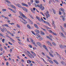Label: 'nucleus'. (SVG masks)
Here are the masks:
<instances>
[{
  "label": "nucleus",
  "mask_w": 66,
  "mask_h": 66,
  "mask_svg": "<svg viewBox=\"0 0 66 66\" xmlns=\"http://www.w3.org/2000/svg\"><path fill=\"white\" fill-rule=\"evenodd\" d=\"M5 1H6V2H7V3H8L11 4V2H10L9 1L7 0H5Z\"/></svg>",
  "instance_id": "5701e85b"
},
{
  "label": "nucleus",
  "mask_w": 66,
  "mask_h": 66,
  "mask_svg": "<svg viewBox=\"0 0 66 66\" xmlns=\"http://www.w3.org/2000/svg\"><path fill=\"white\" fill-rule=\"evenodd\" d=\"M0 36H2L3 37H4V36L1 33H0Z\"/></svg>",
  "instance_id": "c85d7f7f"
},
{
  "label": "nucleus",
  "mask_w": 66,
  "mask_h": 66,
  "mask_svg": "<svg viewBox=\"0 0 66 66\" xmlns=\"http://www.w3.org/2000/svg\"><path fill=\"white\" fill-rule=\"evenodd\" d=\"M52 33L54 35H55V36H56V35H57V34L54 32H52Z\"/></svg>",
  "instance_id": "cd10ccee"
},
{
  "label": "nucleus",
  "mask_w": 66,
  "mask_h": 66,
  "mask_svg": "<svg viewBox=\"0 0 66 66\" xmlns=\"http://www.w3.org/2000/svg\"><path fill=\"white\" fill-rule=\"evenodd\" d=\"M31 11H32V13H34V14H35V12H34V10H31Z\"/></svg>",
  "instance_id": "0e129e2a"
},
{
  "label": "nucleus",
  "mask_w": 66,
  "mask_h": 66,
  "mask_svg": "<svg viewBox=\"0 0 66 66\" xmlns=\"http://www.w3.org/2000/svg\"><path fill=\"white\" fill-rule=\"evenodd\" d=\"M53 61L55 63H56V64H57V65H59V63L57 62V61H56V60H53Z\"/></svg>",
  "instance_id": "f3484780"
},
{
  "label": "nucleus",
  "mask_w": 66,
  "mask_h": 66,
  "mask_svg": "<svg viewBox=\"0 0 66 66\" xmlns=\"http://www.w3.org/2000/svg\"><path fill=\"white\" fill-rule=\"evenodd\" d=\"M5 41V39H2V41L3 43H4V41Z\"/></svg>",
  "instance_id": "a19ab883"
},
{
  "label": "nucleus",
  "mask_w": 66,
  "mask_h": 66,
  "mask_svg": "<svg viewBox=\"0 0 66 66\" xmlns=\"http://www.w3.org/2000/svg\"><path fill=\"white\" fill-rule=\"evenodd\" d=\"M27 52H28V53H29V54H30L31 55H32V54H31V53H30V52H29V51H27Z\"/></svg>",
  "instance_id": "3c124183"
},
{
  "label": "nucleus",
  "mask_w": 66,
  "mask_h": 66,
  "mask_svg": "<svg viewBox=\"0 0 66 66\" xmlns=\"http://www.w3.org/2000/svg\"><path fill=\"white\" fill-rule=\"evenodd\" d=\"M15 5L19 8H21V7H22V6L19 5V4H16Z\"/></svg>",
  "instance_id": "6e6552de"
},
{
  "label": "nucleus",
  "mask_w": 66,
  "mask_h": 66,
  "mask_svg": "<svg viewBox=\"0 0 66 66\" xmlns=\"http://www.w3.org/2000/svg\"><path fill=\"white\" fill-rule=\"evenodd\" d=\"M47 44H48V45H50V46H52V44H51V43H50V42L48 41L47 42Z\"/></svg>",
  "instance_id": "ddd939ff"
},
{
  "label": "nucleus",
  "mask_w": 66,
  "mask_h": 66,
  "mask_svg": "<svg viewBox=\"0 0 66 66\" xmlns=\"http://www.w3.org/2000/svg\"><path fill=\"white\" fill-rule=\"evenodd\" d=\"M10 39L11 40V41H12V42H13H13H15V40H13V39H12V38H10Z\"/></svg>",
  "instance_id": "58836bf2"
},
{
  "label": "nucleus",
  "mask_w": 66,
  "mask_h": 66,
  "mask_svg": "<svg viewBox=\"0 0 66 66\" xmlns=\"http://www.w3.org/2000/svg\"><path fill=\"white\" fill-rule=\"evenodd\" d=\"M62 20H63V21H64V20H65V18H62Z\"/></svg>",
  "instance_id": "774afa93"
},
{
  "label": "nucleus",
  "mask_w": 66,
  "mask_h": 66,
  "mask_svg": "<svg viewBox=\"0 0 66 66\" xmlns=\"http://www.w3.org/2000/svg\"><path fill=\"white\" fill-rule=\"evenodd\" d=\"M27 27L28 29H30L31 28V27H30V26L29 25V24L27 25Z\"/></svg>",
  "instance_id": "bb28decb"
},
{
  "label": "nucleus",
  "mask_w": 66,
  "mask_h": 66,
  "mask_svg": "<svg viewBox=\"0 0 66 66\" xmlns=\"http://www.w3.org/2000/svg\"><path fill=\"white\" fill-rule=\"evenodd\" d=\"M0 49L1 51H2V50H3V49H2V47H1Z\"/></svg>",
  "instance_id": "052dcab7"
},
{
  "label": "nucleus",
  "mask_w": 66,
  "mask_h": 66,
  "mask_svg": "<svg viewBox=\"0 0 66 66\" xmlns=\"http://www.w3.org/2000/svg\"><path fill=\"white\" fill-rule=\"evenodd\" d=\"M22 5H23V6H26V7H29V6H28V5L26 4H25L24 3H22Z\"/></svg>",
  "instance_id": "0eeeda50"
},
{
  "label": "nucleus",
  "mask_w": 66,
  "mask_h": 66,
  "mask_svg": "<svg viewBox=\"0 0 66 66\" xmlns=\"http://www.w3.org/2000/svg\"><path fill=\"white\" fill-rule=\"evenodd\" d=\"M5 19H7V20H9V18H7V17H5Z\"/></svg>",
  "instance_id": "e2e57ef3"
},
{
  "label": "nucleus",
  "mask_w": 66,
  "mask_h": 66,
  "mask_svg": "<svg viewBox=\"0 0 66 66\" xmlns=\"http://www.w3.org/2000/svg\"><path fill=\"white\" fill-rule=\"evenodd\" d=\"M27 41L29 43L30 42L29 41V39L28 38H27Z\"/></svg>",
  "instance_id": "c03bdc74"
},
{
  "label": "nucleus",
  "mask_w": 66,
  "mask_h": 66,
  "mask_svg": "<svg viewBox=\"0 0 66 66\" xmlns=\"http://www.w3.org/2000/svg\"><path fill=\"white\" fill-rule=\"evenodd\" d=\"M10 6L11 7H12V8H13L14 9H16V7H15V6H14L12 5H10Z\"/></svg>",
  "instance_id": "dca6fc26"
},
{
  "label": "nucleus",
  "mask_w": 66,
  "mask_h": 66,
  "mask_svg": "<svg viewBox=\"0 0 66 66\" xmlns=\"http://www.w3.org/2000/svg\"><path fill=\"white\" fill-rule=\"evenodd\" d=\"M49 36L50 37H52V36L51 35H49Z\"/></svg>",
  "instance_id": "338daca9"
},
{
  "label": "nucleus",
  "mask_w": 66,
  "mask_h": 66,
  "mask_svg": "<svg viewBox=\"0 0 66 66\" xmlns=\"http://www.w3.org/2000/svg\"><path fill=\"white\" fill-rule=\"evenodd\" d=\"M60 28L61 29V31H62V32L63 33H65V31H64V28H63L61 26H60Z\"/></svg>",
  "instance_id": "9b49d317"
},
{
  "label": "nucleus",
  "mask_w": 66,
  "mask_h": 66,
  "mask_svg": "<svg viewBox=\"0 0 66 66\" xmlns=\"http://www.w3.org/2000/svg\"><path fill=\"white\" fill-rule=\"evenodd\" d=\"M28 5H29V6H31V3H30L28 2Z\"/></svg>",
  "instance_id": "4d7b16f0"
},
{
  "label": "nucleus",
  "mask_w": 66,
  "mask_h": 66,
  "mask_svg": "<svg viewBox=\"0 0 66 66\" xmlns=\"http://www.w3.org/2000/svg\"><path fill=\"white\" fill-rule=\"evenodd\" d=\"M1 31H2V32H4V30H3V29L2 28H1Z\"/></svg>",
  "instance_id": "5fc2aeb1"
},
{
  "label": "nucleus",
  "mask_w": 66,
  "mask_h": 66,
  "mask_svg": "<svg viewBox=\"0 0 66 66\" xmlns=\"http://www.w3.org/2000/svg\"><path fill=\"white\" fill-rule=\"evenodd\" d=\"M16 25L17 27L19 28V27H20V26H19V25L18 24H17Z\"/></svg>",
  "instance_id": "680f3d73"
},
{
  "label": "nucleus",
  "mask_w": 66,
  "mask_h": 66,
  "mask_svg": "<svg viewBox=\"0 0 66 66\" xmlns=\"http://www.w3.org/2000/svg\"><path fill=\"white\" fill-rule=\"evenodd\" d=\"M36 3L38 4V3H39V2L38 1H36Z\"/></svg>",
  "instance_id": "72a5a7b5"
},
{
  "label": "nucleus",
  "mask_w": 66,
  "mask_h": 66,
  "mask_svg": "<svg viewBox=\"0 0 66 66\" xmlns=\"http://www.w3.org/2000/svg\"><path fill=\"white\" fill-rule=\"evenodd\" d=\"M49 54L50 55L52 56V57H54L53 55L52 54H51V52H49Z\"/></svg>",
  "instance_id": "6ab92c4d"
},
{
  "label": "nucleus",
  "mask_w": 66,
  "mask_h": 66,
  "mask_svg": "<svg viewBox=\"0 0 66 66\" xmlns=\"http://www.w3.org/2000/svg\"><path fill=\"white\" fill-rule=\"evenodd\" d=\"M29 21L30 22V23H31V24H33V22H32V21H31V20L29 19Z\"/></svg>",
  "instance_id": "b1692460"
},
{
  "label": "nucleus",
  "mask_w": 66,
  "mask_h": 66,
  "mask_svg": "<svg viewBox=\"0 0 66 66\" xmlns=\"http://www.w3.org/2000/svg\"><path fill=\"white\" fill-rule=\"evenodd\" d=\"M52 43L53 45H54V46H56V44H55V43H54V42H52Z\"/></svg>",
  "instance_id": "c756f323"
},
{
  "label": "nucleus",
  "mask_w": 66,
  "mask_h": 66,
  "mask_svg": "<svg viewBox=\"0 0 66 66\" xmlns=\"http://www.w3.org/2000/svg\"><path fill=\"white\" fill-rule=\"evenodd\" d=\"M64 26L65 28H66V23H64Z\"/></svg>",
  "instance_id": "79ce46f5"
},
{
  "label": "nucleus",
  "mask_w": 66,
  "mask_h": 66,
  "mask_svg": "<svg viewBox=\"0 0 66 66\" xmlns=\"http://www.w3.org/2000/svg\"><path fill=\"white\" fill-rule=\"evenodd\" d=\"M3 29L5 31H6L7 30H6V29L5 28H3Z\"/></svg>",
  "instance_id": "6e6d98bb"
},
{
  "label": "nucleus",
  "mask_w": 66,
  "mask_h": 66,
  "mask_svg": "<svg viewBox=\"0 0 66 66\" xmlns=\"http://www.w3.org/2000/svg\"><path fill=\"white\" fill-rule=\"evenodd\" d=\"M22 9L24 10V11L26 12H28V10L27 9L24 7H23L22 8Z\"/></svg>",
  "instance_id": "4468645a"
},
{
  "label": "nucleus",
  "mask_w": 66,
  "mask_h": 66,
  "mask_svg": "<svg viewBox=\"0 0 66 66\" xmlns=\"http://www.w3.org/2000/svg\"><path fill=\"white\" fill-rule=\"evenodd\" d=\"M27 63L28 64H31V62H32V61H30V60H28L27 61Z\"/></svg>",
  "instance_id": "2eb2a0df"
},
{
  "label": "nucleus",
  "mask_w": 66,
  "mask_h": 66,
  "mask_svg": "<svg viewBox=\"0 0 66 66\" xmlns=\"http://www.w3.org/2000/svg\"><path fill=\"white\" fill-rule=\"evenodd\" d=\"M34 26L36 28H37V29H39V28L37 26L36 24H34Z\"/></svg>",
  "instance_id": "a211bd4d"
},
{
  "label": "nucleus",
  "mask_w": 66,
  "mask_h": 66,
  "mask_svg": "<svg viewBox=\"0 0 66 66\" xmlns=\"http://www.w3.org/2000/svg\"><path fill=\"white\" fill-rule=\"evenodd\" d=\"M49 62H50V63H51L52 64L53 63V62H52V61L51 60H50V61Z\"/></svg>",
  "instance_id": "603ef678"
},
{
  "label": "nucleus",
  "mask_w": 66,
  "mask_h": 66,
  "mask_svg": "<svg viewBox=\"0 0 66 66\" xmlns=\"http://www.w3.org/2000/svg\"><path fill=\"white\" fill-rule=\"evenodd\" d=\"M52 25L54 27V28H55V25L54 24H52Z\"/></svg>",
  "instance_id": "37998d69"
},
{
  "label": "nucleus",
  "mask_w": 66,
  "mask_h": 66,
  "mask_svg": "<svg viewBox=\"0 0 66 66\" xmlns=\"http://www.w3.org/2000/svg\"><path fill=\"white\" fill-rule=\"evenodd\" d=\"M52 24H54V21H53V19H52Z\"/></svg>",
  "instance_id": "bf43d9fd"
},
{
  "label": "nucleus",
  "mask_w": 66,
  "mask_h": 66,
  "mask_svg": "<svg viewBox=\"0 0 66 66\" xmlns=\"http://www.w3.org/2000/svg\"><path fill=\"white\" fill-rule=\"evenodd\" d=\"M30 17L31 18H32V19H34V18H33V17L31 15H30Z\"/></svg>",
  "instance_id": "ea45409f"
},
{
  "label": "nucleus",
  "mask_w": 66,
  "mask_h": 66,
  "mask_svg": "<svg viewBox=\"0 0 66 66\" xmlns=\"http://www.w3.org/2000/svg\"><path fill=\"white\" fill-rule=\"evenodd\" d=\"M35 31L36 33H37H37H36V35H37V36H38V37H40V35H39L38 34L39 33H40L39 30H38V29H36L35 30Z\"/></svg>",
  "instance_id": "f03ea898"
},
{
  "label": "nucleus",
  "mask_w": 66,
  "mask_h": 66,
  "mask_svg": "<svg viewBox=\"0 0 66 66\" xmlns=\"http://www.w3.org/2000/svg\"><path fill=\"white\" fill-rule=\"evenodd\" d=\"M22 17H23V18H25V19H27V17L25 16V15H23Z\"/></svg>",
  "instance_id": "a878e982"
},
{
  "label": "nucleus",
  "mask_w": 66,
  "mask_h": 66,
  "mask_svg": "<svg viewBox=\"0 0 66 66\" xmlns=\"http://www.w3.org/2000/svg\"><path fill=\"white\" fill-rule=\"evenodd\" d=\"M6 10L5 9H2V11H3V12H4L5 11H6Z\"/></svg>",
  "instance_id": "a18cd8bd"
},
{
  "label": "nucleus",
  "mask_w": 66,
  "mask_h": 66,
  "mask_svg": "<svg viewBox=\"0 0 66 66\" xmlns=\"http://www.w3.org/2000/svg\"><path fill=\"white\" fill-rule=\"evenodd\" d=\"M4 25L6 27H9V26L8 25L6 24H4Z\"/></svg>",
  "instance_id": "e433bc0d"
},
{
  "label": "nucleus",
  "mask_w": 66,
  "mask_h": 66,
  "mask_svg": "<svg viewBox=\"0 0 66 66\" xmlns=\"http://www.w3.org/2000/svg\"><path fill=\"white\" fill-rule=\"evenodd\" d=\"M31 32L32 33V34H33L35 35V33L34 32V31H31Z\"/></svg>",
  "instance_id": "c9c22d12"
},
{
  "label": "nucleus",
  "mask_w": 66,
  "mask_h": 66,
  "mask_svg": "<svg viewBox=\"0 0 66 66\" xmlns=\"http://www.w3.org/2000/svg\"><path fill=\"white\" fill-rule=\"evenodd\" d=\"M41 20H42V22H44V23L45 21H44V20H43V18H41Z\"/></svg>",
  "instance_id": "2f4dec72"
},
{
  "label": "nucleus",
  "mask_w": 66,
  "mask_h": 66,
  "mask_svg": "<svg viewBox=\"0 0 66 66\" xmlns=\"http://www.w3.org/2000/svg\"><path fill=\"white\" fill-rule=\"evenodd\" d=\"M40 33L42 34V35H45V33L44 32L42 31H40Z\"/></svg>",
  "instance_id": "393cba45"
},
{
  "label": "nucleus",
  "mask_w": 66,
  "mask_h": 66,
  "mask_svg": "<svg viewBox=\"0 0 66 66\" xmlns=\"http://www.w3.org/2000/svg\"><path fill=\"white\" fill-rule=\"evenodd\" d=\"M20 20L21 22H23V23H24V24H26V23L23 22L22 20Z\"/></svg>",
  "instance_id": "8fccbe9b"
},
{
  "label": "nucleus",
  "mask_w": 66,
  "mask_h": 66,
  "mask_svg": "<svg viewBox=\"0 0 66 66\" xmlns=\"http://www.w3.org/2000/svg\"><path fill=\"white\" fill-rule=\"evenodd\" d=\"M28 46L30 48H32V45H28Z\"/></svg>",
  "instance_id": "7c9ffc66"
},
{
  "label": "nucleus",
  "mask_w": 66,
  "mask_h": 66,
  "mask_svg": "<svg viewBox=\"0 0 66 66\" xmlns=\"http://www.w3.org/2000/svg\"><path fill=\"white\" fill-rule=\"evenodd\" d=\"M36 43L38 45V46H40V47H42V44L41 43L38 42H37Z\"/></svg>",
  "instance_id": "423d86ee"
},
{
  "label": "nucleus",
  "mask_w": 66,
  "mask_h": 66,
  "mask_svg": "<svg viewBox=\"0 0 66 66\" xmlns=\"http://www.w3.org/2000/svg\"><path fill=\"white\" fill-rule=\"evenodd\" d=\"M60 47L62 49H65V48H66V46L65 45L63 46L62 45H60Z\"/></svg>",
  "instance_id": "39448f33"
},
{
  "label": "nucleus",
  "mask_w": 66,
  "mask_h": 66,
  "mask_svg": "<svg viewBox=\"0 0 66 66\" xmlns=\"http://www.w3.org/2000/svg\"><path fill=\"white\" fill-rule=\"evenodd\" d=\"M46 13L47 14H49V12H48V11H47L46 12Z\"/></svg>",
  "instance_id": "69168bd1"
},
{
  "label": "nucleus",
  "mask_w": 66,
  "mask_h": 66,
  "mask_svg": "<svg viewBox=\"0 0 66 66\" xmlns=\"http://www.w3.org/2000/svg\"><path fill=\"white\" fill-rule=\"evenodd\" d=\"M8 9H9V10H10V11H12V12H13V13H16V12L14 10H12V9H11L10 8L8 7Z\"/></svg>",
  "instance_id": "9d476101"
},
{
  "label": "nucleus",
  "mask_w": 66,
  "mask_h": 66,
  "mask_svg": "<svg viewBox=\"0 0 66 66\" xmlns=\"http://www.w3.org/2000/svg\"><path fill=\"white\" fill-rule=\"evenodd\" d=\"M49 31L50 33H52L53 32L52 31H51V30H49Z\"/></svg>",
  "instance_id": "de8ad7c7"
},
{
  "label": "nucleus",
  "mask_w": 66,
  "mask_h": 66,
  "mask_svg": "<svg viewBox=\"0 0 66 66\" xmlns=\"http://www.w3.org/2000/svg\"><path fill=\"white\" fill-rule=\"evenodd\" d=\"M19 13L21 16H22L23 15V13H22V12H21L19 11Z\"/></svg>",
  "instance_id": "412c9836"
},
{
  "label": "nucleus",
  "mask_w": 66,
  "mask_h": 66,
  "mask_svg": "<svg viewBox=\"0 0 66 66\" xmlns=\"http://www.w3.org/2000/svg\"><path fill=\"white\" fill-rule=\"evenodd\" d=\"M44 14H45V15H46V18H48V15H47V13H45Z\"/></svg>",
  "instance_id": "4c0bfd02"
},
{
  "label": "nucleus",
  "mask_w": 66,
  "mask_h": 66,
  "mask_svg": "<svg viewBox=\"0 0 66 66\" xmlns=\"http://www.w3.org/2000/svg\"><path fill=\"white\" fill-rule=\"evenodd\" d=\"M30 41L31 42H32V43H33V45H34V46H35L36 47H37V45L34 43V40L32 39V38H30Z\"/></svg>",
  "instance_id": "7ed1b4c3"
},
{
  "label": "nucleus",
  "mask_w": 66,
  "mask_h": 66,
  "mask_svg": "<svg viewBox=\"0 0 66 66\" xmlns=\"http://www.w3.org/2000/svg\"><path fill=\"white\" fill-rule=\"evenodd\" d=\"M59 34H60V35H61V36H62V37H64V38H65V36L64 35V34H63L61 32H60Z\"/></svg>",
  "instance_id": "1a4fd4ad"
},
{
  "label": "nucleus",
  "mask_w": 66,
  "mask_h": 66,
  "mask_svg": "<svg viewBox=\"0 0 66 66\" xmlns=\"http://www.w3.org/2000/svg\"><path fill=\"white\" fill-rule=\"evenodd\" d=\"M46 57L48 58V59H50V57H49V56H46Z\"/></svg>",
  "instance_id": "13d9d810"
},
{
  "label": "nucleus",
  "mask_w": 66,
  "mask_h": 66,
  "mask_svg": "<svg viewBox=\"0 0 66 66\" xmlns=\"http://www.w3.org/2000/svg\"><path fill=\"white\" fill-rule=\"evenodd\" d=\"M43 46L44 48H45H45H46L47 47L46 46H45V45H43Z\"/></svg>",
  "instance_id": "49530a36"
},
{
  "label": "nucleus",
  "mask_w": 66,
  "mask_h": 66,
  "mask_svg": "<svg viewBox=\"0 0 66 66\" xmlns=\"http://www.w3.org/2000/svg\"><path fill=\"white\" fill-rule=\"evenodd\" d=\"M61 63H62V64H65V63L64 62H63V61H62L61 62Z\"/></svg>",
  "instance_id": "864d4df0"
},
{
  "label": "nucleus",
  "mask_w": 66,
  "mask_h": 66,
  "mask_svg": "<svg viewBox=\"0 0 66 66\" xmlns=\"http://www.w3.org/2000/svg\"><path fill=\"white\" fill-rule=\"evenodd\" d=\"M37 6L38 7H40L42 10H44L45 9V8L44 6H43V5L42 4H40V5L39 6V5H37Z\"/></svg>",
  "instance_id": "f257e3e1"
},
{
  "label": "nucleus",
  "mask_w": 66,
  "mask_h": 66,
  "mask_svg": "<svg viewBox=\"0 0 66 66\" xmlns=\"http://www.w3.org/2000/svg\"><path fill=\"white\" fill-rule=\"evenodd\" d=\"M36 18H37V19H38L39 21L40 22H42V21L41 20V19H40V18L38 16H36Z\"/></svg>",
  "instance_id": "f8f14e48"
},
{
  "label": "nucleus",
  "mask_w": 66,
  "mask_h": 66,
  "mask_svg": "<svg viewBox=\"0 0 66 66\" xmlns=\"http://www.w3.org/2000/svg\"><path fill=\"white\" fill-rule=\"evenodd\" d=\"M52 10L54 14H55V11L53 9H52Z\"/></svg>",
  "instance_id": "473e14b6"
},
{
  "label": "nucleus",
  "mask_w": 66,
  "mask_h": 66,
  "mask_svg": "<svg viewBox=\"0 0 66 66\" xmlns=\"http://www.w3.org/2000/svg\"><path fill=\"white\" fill-rule=\"evenodd\" d=\"M60 10L63 12L62 13L63 14V16L64 17H65V13L64 12V9L61 8L60 9Z\"/></svg>",
  "instance_id": "20e7f679"
},
{
  "label": "nucleus",
  "mask_w": 66,
  "mask_h": 66,
  "mask_svg": "<svg viewBox=\"0 0 66 66\" xmlns=\"http://www.w3.org/2000/svg\"><path fill=\"white\" fill-rule=\"evenodd\" d=\"M27 55L28 56H29V57H30V58H32V57L31 56H30V55L29 54H27Z\"/></svg>",
  "instance_id": "09e8293b"
},
{
  "label": "nucleus",
  "mask_w": 66,
  "mask_h": 66,
  "mask_svg": "<svg viewBox=\"0 0 66 66\" xmlns=\"http://www.w3.org/2000/svg\"><path fill=\"white\" fill-rule=\"evenodd\" d=\"M31 52L32 53V54H33L34 56H36V54H35L33 51H31Z\"/></svg>",
  "instance_id": "aec40b11"
},
{
  "label": "nucleus",
  "mask_w": 66,
  "mask_h": 66,
  "mask_svg": "<svg viewBox=\"0 0 66 66\" xmlns=\"http://www.w3.org/2000/svg\"><path fill=\"white\" fill-rule=\"evenodd\" d=\"M44 23H45L46 24H47V25L49 26V23H48V22H47V21H45Z\"/></svg>",
  "instance_id": "4be33fe9"
},
{
  "label": "nucleus",
  "mask_w": 66,
  "mask_h": 66,
  "mask_svg": "<svg viewBox=\"0 0 66 66\" xmlns=\"http://www.w3.org/2000/svg\"><path fill=\"white\" fill-rule=\"evenodd\" d=\"M33 2H34L33 0H30V3H32Z\"/></svg>",
  "instance_id": "f704fd0d"
}]
</instances>
